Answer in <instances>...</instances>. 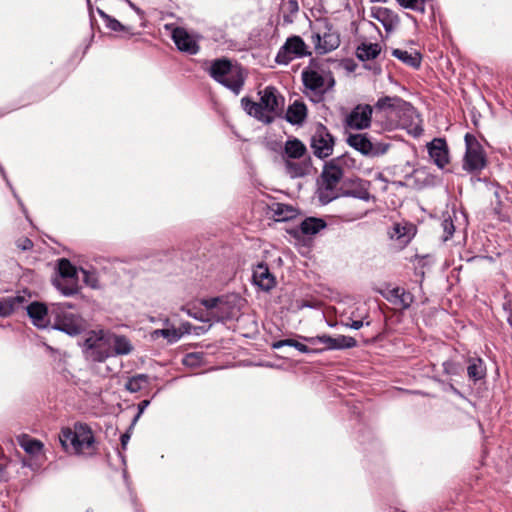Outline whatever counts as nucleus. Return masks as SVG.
<instances>
[{
    "mask_svg": "<svg viewBox=\"0 0 512 512\" xmlns=\"http://www.w3.org/2000/svg\"><path fill=\"white\" fill-rule=\"evenodd\" d=\"M97 13L104 20L105 25L108 29L115 32H124L130 36L134 35L133 28L130 26H125L121 22H119L114 17L105 13L102 9L97 8Z\"/></svg>",
    "mask_w": 512,
    "mask_h": 512,
    "instance_id": "nucleus-31",
    "label": "nucleus"
},
{
    "mask_svg": "<svg viewBox=\"0 0 512 512\" xmlns=\"http://www.w3.org/2000/svg\"><path fill=\"white\" fill-rule=\"evenodd\" d=\"M442 227L446 234L444 240H448L450 237L453 236V233L455 231V227L451 218L444 219L442 222Z\"/></svg>",
    "mask_w": 512,
    "mask_h": 512,
    "instance_id": "nucleus-46",
    "label": "nucleus"
},
{
    "mask_svg": "<svg viewBox=\"0 0 512 512\" xmlns=\"http://www.w3.org/2000/svg\"><path fill=\"white\" fill-rule=\"evenodd\" d=\"M253 283L263 291H270L276 285L275 276L265 263H259L253 270Z\"/></svg>",
    "mask_w": 512,
    "mask_h": 512,
    "instance_id": "nucleus-18",
    "label": "nucleus"
},
{
    "mask_svg": "<svg viewBox=\"0 0 512 512\" xmlns=\"http://www.w3.org/2000/svg\"><path fill=\"white\" fill-rule=\"evenodd\" d=\"M191 329H192V324L189 323V322H184L180 325L178 332L181 333V336L183 334H189L191 332Z\"/></svg>",
    "mask_w": 512,
    "mask_h": 512,
    "instance_id": "nucleus-51",
    "label": "nucleus"
},
{
    "mask_svg": "<svg viewBox=\"0 0 512 512\" xmlns=\"http://www.w3.org/2000/svg\"><path fill=\"white\" fill-rule=\"evenodd\" d=\"M126 2H128V4L130 5V7H132L133 9H135L136 11H139V9H137L135 7V5L130 1V0H125Z\"/></svg>",
    "mask_w": 512,
    "mask_h": 512,
    "instance_id": "nucleus-63",
    "label": "nucleus"
},
{
    "mask_svg": "<svg viewBox=\"0 0 512 512\" xmlns=\"http://www.w3.org/2000/svg\"><path fill=\"white\" fill-rule=\"evenodd\" d=\"M53 329L77 336L86 330V322L77 313L65 311V306H51Z\"/></svg>",
    "mask_w": 512,
    "mask_h": 512,
    "instance_id": "nucleus-4",
    "label": "nucleus"
},
{
    "mask_svg": "<svg viewBox=\"0 0 512 512\" xmlns=\"http://www.w3.org/2000/svg\"><path fill=\"white\" fill-rule=\"evenodd\" d=\"M317 54L323 55L337 49L340 45V37L337 33L327 32L321 36L315 33L311 37Z\"/></svg>",
    "mask_w": 512,
    "mask_h": 512,
    "instance_id": "nucleus-17",
    "label": "nucleus"
},
{
    "mask_svg": "<svg viewBox=\"0 0 512 512\" xmlns=\"http://www.w3.org/2000/svg\"><path fill=\"white\" fill-rule=\"evenodd\" d=\"M374 108L369 104H358L346 118L348 127L364 130L370 127Z\"/></svg>",
    "mask_w": 512,
    "mask_h": 512,
    "instance_id": "nucleus-13",
    "label": "nucleus"
},
{
    "mask_svg": "<svg viewBox=\"0 0 512 512\" xmlns=\"http://www.w3.org/2000/svg\"><path fill=\"white\" fill-rule=\"evenodd\" d=\"M400 6L417 12L425 11L424 0H396Z\"/></svg>",
    "mask_w": 512,
    "mask_h": 512,
    "instance_id": "nucleus-42",
    "label": "nucleus"
},
{
    "mask_svg": "<svg viewBox=\"0 0 512 512\" xmlns=\"http://www.w3.org/2000/svg\"><path fill=\"white\" fill-rule=\"evenodd\" d=\"M503 310L506 315V321L512 328V295L508 294L504 297Z\"/></svg>",
    "mask_w": 512,
    "mask_h": 512,
    "instance_id": "nucleus-45",
    "label": "nucleus"
},
{
    "mask_svg": "<svg viewBox=\"0 0 512 512\" xmlns=\"http://www.w3.org/2000/svg\"><path fill=\"white\" fill-rule=\"evenodd\" d=\"M395 236L400 239L406 237L405 227H401L399 224H396L394 227Z\"/></svg>",
    "mask_w": 512,
    "mask_h": 512,
    "instance_id": "nucleus-52",
    "label": "nucleus"
},
{
    "mask_svg": "<svg viewBox=\"0 0 512 512\" xmlns=\"http://www.w3.org/2000/svg\"><path fill=\"white\" fill-rule=\"evenodd\" d=\"M16 245L19 249L23 251L31 250L34 246L31 239L27 237H21L16 241Z\"/></svg>",
    "mask_w": 512,
    "mask_h": 512,
    "instance_id": "nucleus-47",
    "label": "nucleus"
},
{
    "mask_svg": "<svg viewBox=\"0 0 512 512\" xmlns=\"http://www.w3.org/2000/svg\"><path fill=\"white\" fill-rule=\"evenodd\" d=\"M149 404V400H142L138 404V413L135 415L132 424H134L139 419L140 415L144 412V410L148 407Z\"/></svg>",
    "mask_w": 512,
    "mask_h": 512,
    "instance_id": "nucleus-50",
    "label": "nucleus"
},
{
    "mask_svg": "<svg viewBox=\"0 0 512 512\" xmlns=\"http://www.w3.org/2000/svg\"><path fill=\"white\" fill-rule=\"evenodd\" d=\"M389 147H390V144H387V143L373 144V154H371L370 156L374 157V156L383 155L388 151Z\"/></svg>",
    "mask_w": 512,
    "mask_h": 512,
    "instance_id": "nucleus-48",
    "label": "nucleus"
},
{
    "mask_svg": "<svg viewBox=\"0 0 512 512\" xmlns=\"http://www.w3.org/2000/svg\"><path fill=\"white\" fill-rule=\"evenodd\" d=\"M42 451L43 450H32V449L25 450V452H27L31 456H37L38 454L42 453Z\"/></svg>",
    "mask_w": 512,
    "mask_h": 512,
    "instance_id": "nucleus-57",
    "label": "nucleus"
},
{
    "mask_svg": "<svg viewBox=\"0 0 512 512\" xmlns=\"http://www.w3.org/2000/svg\"><path fill=\"white\" fill-rule=\"evenodd\" d=\"M299 337L311 345H316L318 343L324 344L326 346L324 350H342L354 348L357 346V341L355 338L345 335H338L337 337H332L330 335L323 334L315 337ZM321 350L323 351V349Z\"/></svg>",
    "mask_w": 512,
    "mask_h": 512,
    "instance_id": "nucleus-11",
    "label": "nucleus"
},
{
    "mask_svg": "<svg viewBox=\"0 0 512 512\" xmlns=\"http://www.w3.org/2000/svg\"><path fill=\"white\" fill-rule=\"evenodd\" d=\"M23 295L0 297V317H7L23 306L26 302Z\"/></svg>",
    "mask_w": 512,
    "mask_h": 512,
    "instance_id": "nucleus-26",
    "label": "nucleus"
},
{
    "mask_svg": "<svg viewBox=\"0 0 512 512\" xmlns=\"http://www.w3.org/2000/svg\"><path fill=\"white\" fill-rule=\"evenodd\" d=\"M87 5H88V9H89L90 18L92 20L93 19V8H92V4H91L90 0H87Z\"/></svg>",
    "mask_w": 512,
    "mask_h": 512,
    "instance_id": "nucleus-60",
    "label": "nucleus"
},
{
    "mask_svg": "<svg viewBox=\"0 0 512 512\" xmlns=\"http://www.w3.org/2000/svg\"><path fill=\"white\" fill-rule=\"evenodd\" d=\"M284 153L288 158L300 159L306 155L307 148L302 141L297 138H293L286 141Z\"/></svg>",
    "mask_w": 512,
    "mask_h": 512,
    "instance_id": "nucleus-28",
    "label": "nucleus"
},
{
    "mask_svg": "<svg viewBox=\"0 0 512 512\" xmlns=\"http://www.w3.org/2000/svg\"><path fill=\"white\" fill-rule=\"evenodd\" d=\"M285 168H286L287 173L292 178L304 177V176L310 174V172H311V169H312L311 157L308 156L307 158H305L304 160H302L300 162L286 160Z\"/></svg>",
    "mask_w": 512,
    "mask_h": 512,
    "instance_id": "nucleus-25",
    "label": "nucleus"
},
{
    "mask_svg": "<svg viewBox=\"0 0 512 512\" xmlns=\"http://www.w3.org/2000/svg\"><path fill=\"white\" fill-rule=\"evenodd\" d=\"M307 117V107L300 100L294 101L288 106L284 118L292 125H301Z\"/></svg>",
    "mask_w": 512,
    "mask_h": 512,
    "instance_id": "nucleus-23",
    "label": "nucleus"
},
{
    "mask_svg": "<svg viewBox=\"0 0 512 512\" xmlns=\"http://www.w3.org/2000/svg\"><path fill=\"white\" fill-rule=\"evenodd\" d=\"M381 52V46L378 43H362L356 49V56L360 61L373 60Z\"/></svg>",
    "mask_w": 512,
    "mask_h": 512,
    "instance_id": "nucleus-29",
    "label": "nucleus"
},
{
    "mask_svg": "<svg viewBox=\"0 0 512 512\" xmlns=\"http://www.w3.org/2000/svg\"><path fill=\"white\" fill-rule=\"evenodd\" d=\"M51 306H65V311H68V309H73L74 305L70 302H63V303H53Z\"/></svg>",
    "mask_w": 512,
    "mask_h": 512,
    "instance_id": "nucleus-55",
    "label": "nucleus"
},
{
    "mask_svg": "<svg viewBox=\"0 0 512 512\" xmlns=\"http://www.w3.org/2000/svg\"><path fill=\"white\" fill-rule=\"evenodd\" d=\"M27 313L32 323L38 328H45L52 324L51 306L47 307L40 302H32L27 307Z\"/></svg>",
    "mask_w": 512,
    "mask_h": 512,
    "instance_id": "nucleus-15",
    "label": "nucleus"
},
{
    "mask_svg": "<svg viewBox=\"0 0 512 512\" xmlns=\"http://www.w3.org/2000/svg\"><path fill=\"white\" fill-rule=\"evenodd\" d=\"M464 140L466 151L463 158V169L471 174L479 173L488 164L485 150L477 138L470 133L465 135Z\"/></svg>",
    "mask_w": 512,
    "mask_h": 512,
    "instance_id": "nucleus-7",
    "label": "nucleus"
},
{
    "mask_svg": "<svg viewBox=\"0 0 512 512\" xmlns=\"http://www.w3.org/2000/svg\"><path fill=\"white\" fill-rule=\"evenodd\" d=\"M311 52L308 51V47L303 39L298 35L290 36L286 39L285 43L279 49L275 62L278 64L287 65L294 58H302L310 56Z\"/></svg>",
    "mask_w": 512,
    "mask_h": 512,
    "instance_id": "nucleus-8",
    "label": "nucleus"
},
{
    "mask_svg": "<svg viewBox=\"0 0 512 512\" xmlns=\"http://www.w3.org/2000/svg\"><path fill=\"white\" fill-rule=\"evenodd\" d=\"M108 341L110 343V349L112 350V356L128 355L133 351L134 347L125 335L108 331Z\"/></svg>",
    "mask_w": 512,
    "mask_h": 512,
    "instance_id": "nucleus-22",
    "label": "nucleus"
},
{
    "mask_svg": "<svg viewBox=\"0 0 512 512\" xmlns=\"http://www.w3.org/2000/svg\"><path fill=\"white\" fill-rule=\"evenodd\" d=\"M223 303V296L206 298L201 300V305H203L208 310V312H214L215 308H218V306Z\"/></svg>",
    "mask_w": 512,
    "mask_h": 512,
    "instance_id": "nucleus-43",
    "label": "nucleus"
},
{
    "mask_svg": "<svg viewBox=\"0 0 512 512\" xmlns=\"http://www.w3.org/2000/svg\"><path fill=\"white\" fill-rule=\"evenodd\" d=\"M6 468V464L0 462V481L4 479V470Z\"/></svg>",
    "mask_w": 512,
    "mask_h": 512,
    "instance_id": "nucleus-58",
    "label": "nucleus"
},
{
    "mask_svg": "<svg viewBox=\"0 0 512 512\" xmlns=\"http://www.w3.org/2000/svg\"><path fill=\"white\" fill-rule=\"evenodd\" d=\"M335 145V139L328 128L322 123H317L311 137V148L316 157L324 159L329 157Z\"/></svg>",
    "mask_w": 512,
    "mask_h": 512,
    "instance_id": "nucleus-9",
    "label": "nucleus"
},
{
    "mask_svg": "<svg viewBox=\"0 0 512 512\" xmlns=\"http://www.w3.org/2000/svg\"><path fill=\"white\" fill-rule=\"evenodd\" d=\"M467 375L474 383L486 376V366L481 358H469Z\"/></svg>",
    "mask_w": 512,
    "mask_h": 512,
    "instance_id": "nucleus-27",
    "label": "nucleus"
},
{
    "mask_svg": "<svg viewBox=\"0 0 512 512\" xmlns=\"http://www.w3.org/2000/svg\"><path fill=\"white\" fill-rule=\"evenodd\" d=\"M428 153L433 162L441 169L449 163V150L445 139L435 138L427 145Z\"/></svg>",
    "mask_w": 512,
    "mask_h": 512,
    "instance_id": "nucleus-16",
    "label": "nucleus"
},
{
    "mask_svg": "<svg viewBox=\"0 0 512 512\" xmlns=\"http://www.w3.org/2000/svg\"><path fill=\"white\" fill-rule=\"evenodd\" d=\"M326 226L322 218L308 217L301 222L299 228L304 235H315Z\"/></svg>",
    "mask_w": 512,
    "mask_h": 512,
    "instance_id": "nucleus-32",
    "label": "nucleus"
},
{
    "mask_svg": "<svg viewBox=\"0 0 512 512\" xmlns=\"http://www.w3.org/2000/svg\"><path fill=\"white\" fill-rule=\"evenodd\" d=\"M376 113L385 111L391 113L408 114L411 116L415 113L414 107L407 101L403 100L398 96H384L377 100L374 106H372Z\"/></svg>",
    "mask_w": 512,
    "mask_h": 512,
    "instance_id": "nucleus-12",
    "label": "nucleus"
},
{
    "mask_svg": "<svg viewBox=\"0 0 512 512\" xmlns=\"http://www.w3.org/2000/svg\"><path fill=\"white\" fill-rule=\"evenodd\" d=\"M285 10L290 14L294 15L299 11V5L297 0H288L285 4Z\"/></svg>",
    "mask_w": 512,
    "mask_h": 512,
    "instance_id": "nucleus-49",
    "label": "nucleus"
},
{
    "mask_svg": "<svg viewBox=\"0 0 512 512\" xmlns=\"http://www.w3.org/2000/svg\"><path fill=\"white\" fill-rule=\"evenodd\" d=\"M172 40L179 51L188 55H196L200 50V46L197 41L183 27H176L173 29Z\"/></svg>",
    "mask_w": 512,
    "mask_h": 512,
    "instance_id": "nucleus-14",
    "label": "nucleus"
},
{
    "mask_svg": "<svg viewBox=\"0 0 512 512\" xmlns=\"http://www.w3.org/2000/svg\"><path fill=\"white\" fill-rule=\"evenodd\" d=\"M83 353L87 360L102 363L112 356L108 331H91L83 343Z\"/></svg>",
    "mask_w": 512,
    "mask_h": 512,
    "instance_id": "nucleus-5",
    "label": "nucleus"
},
{
    "mask_svg": "<svg viewBox=\"0 0 512 512\" xmlns=\"http://www.w3.org/2000/svg\"><path fill=\"white\" fill-rule=\"evenodd\" d=\"M442 366L444 373L450 376L461 375L464 371L463 365L453 360L444 361Z\"/></svg>",
    "mask_w": 512,
    "mask_h": 512,
    "instance_id": "nucleus-41",
    "label": "nucleus"
},
{
    "mask_svg": "<svg viewBox=\"0 0 512 512\" xmlns=\"http://www.w3.org/2000/svg\"><path fill=\"white\" fill-rule=\"evenodd\" d=\"M17 442L21 446V448H44V444L27 434H21L17 436Z\"/></svg>",
    "mask_w": 512,
    "mask_h": 512,
    "instance_id": "nucleus-39",
    "label": "nucleus"
},
{
    "mask_svg": "<svg viewBox=\"0 0 512 512\" xmlns=\"http://www.w3.org/2000/svg\"><path fill=\"white\" fill-rule=\"evenodd\" d=\"M334 84H335V80H334L333 77H331L330 80H329V85H328V87L326 89L327 90L330 89L331 87L334 86Z\"/></svg>",
    "mask_w": 512,
    "mask_h": 512,
    "instance_id": "nucleus-62",
    "label": "nucleus"
},
{
    "mask_svg": "<svg viewBox=\"0 0 512 512\" xmlns=\"http://www.w3.org/2000/svg\"><path fill=\"white\" fill-rule=\"evenodd\" d=\"M302 81H303V85L317 93V94H324L327 89H325V79L324 77L319 74L317 71L315 70H310V69H304L302 71Z\"/></svg>",
    "mask_w": 512,
    "mask_h": 512,
    "instance_id": "nucleus-21",
    "label": "nucleus"
},
{
    "mask_svg": "<svg viewBox=\"0 0 512 512\" xmlns=\"http://www.w3.org/2000/svg\"><path fill=\"white\" fill-rule=\"evenodd\" d=\"M58 273V279H64V281L78 280L76 267L66 258L58 260Z\"/></svg>",
    "mask_w": 512,
    "mask_h": 512,
    "instance_id": "nucleus-33",
    "label": "nucleus"
},
{
    "mask_svg": "<svg viewBox=\"0 0 512 512\" xmlns=\"http://www.w3.org/2000/svg\"><path fill=\"white\" fill-rule=\"evenodd\" d=\"M231 307L228 302L224 299V303L220 304L218 308H215L214 312H208V320H214L216 322H222L231 318Z\"/></svg>",
    "mask_w": 512,
    "mask_h": 512,
    "instance_id": "nucleus-38",
    "label": "nucleus"
},
{
    "mask_svg": "<svg viewBox=\"0 0 512 512\" xmlns=\"http://www.w3.org/2000/svg\"><path fill=\"white\" fill-rule=\"evenodd\" d=\"M346 141L349 146L359 151L364 156L373 154V143L366 133L350 134Z\"/></svg>",
    "mask_w": 512,
    "mask_h": 512,
    "instance_id": "nucleus-24",
    "label": "nucleus"
},
{
    "mask_svg": "<svg viewBox=\"0 0 512 512\" xmlns=\"http://www.w3.org/2000/svg\"><path fill=\"white\" fill-rule=\"evenodd\" d=\"M371 182L359 177H351L343 180L339 189L340 196L354 197L360 200L369 201L375 199L369 192Z\"/></svg>",
    "mask_w": 512,
    "mask_h": 512,
    "instance_id": "nucleus-10",
    "label": "nucleus"
},
{
    "mask_svg": "<svg viewBox=\"0 0 512 512\" xmlns=\"http://www.w3.org/2000/svg\"><path fill=\"white\" fill-rule=\"evenodd\" d=\"M392 55L414 69H418L421 66L422 56L419 52L409 53L406 50L393 49Z\"/></svg>",
    "mask_w": 512,
    "mask_h": 512,
    "instance_id": "nucleus-30",
    "label": "nucleus"
},
{
    "mask_svg": "<svg viewBox=\"0 0 512 512\" xmlns=\"http://www.w3.org/2000/svg\"><path fill=\"white\" fill-rule=\"evenodd\" d=\"M114 452H115L116 456L118 458H120L122 462H124V458H123V455H122V450L117 449V450H114Z\"/></svg>",
    "mask_w": 512,
    "mask_h": 512,
    "instance_id": "nucleus-61",
    "label": "nucleus"
},
{
    "mask_svg": "<svg viewBox=\"0 0 512 512\" xmlns=\"http://www.w3.org/2000/svg\"><path fill=\"white\" fill-rule=\"evenodd\" d=\"M202 359L203 355L201 353H188L183 359V364L186 366L195 367L200 365Z\"/></svg>",
    "mask_w": 512,
    "mask_h": 512,
    "instance_id": "nucleus-44",
    "label": "nucleus"
},
{
    "mask_svg": "<svg viewBox=\"0 0 512 512\" xmlns=\"http://www.w3.org/2000/svg\"><path fill=\"white\" fill-rule=\"evenodd\" d=\"M259 102L253 101L249 97L241 99L243 110L251 117L269 125L277 117H281L284 112L285 98L274 86H267L258 92Z\"/></svg>",
    "mask_w": 512,
    "mask_h": 512,
    "instance_id": "nucleus-1",
    "label": "nucleus"
},
{
    "mask_svg": "<svg viewBox=\"0 0 512 512\" xmlns=\"http://www.w3.org/2000/svg\"><path fill=\"white\" fill-rule=\"evenodd\" d=\"M129 439H130L129 434L125 433V434L121 435L120 440H121V444H122L123 448L127 445Z\"/></svg>",
    "mask_w": 512,
    "mask_h": 512,
    "instance_id": "nucleus-56",
    "label": "nucleus"
},
{
    "mask_svg": "<svg viewBox=\"0 0 512 512\" xmlns=\"http://www.w3.org/2000/svg\"><path fill=\"white\" fill-rule=\"evenodd\" d=\"M74 454L79 456V455H82L84 453H83V450L76 449V450H74Z\"/></svg>",
    "mask_w": 512,
    "mask_h": 512,
    "instance_id": "nucleus-64",
    "label": "nucleus"
},
{
    "mask_svg": "<svg viewBox=\"0 0 512 512\" xmlns=\"http://www.w3.org/2000/svg\"><path fill=\"white\" fill-rule=\"evenodd\" d=\"M149 385V377L146 374H137L135 376L130 377L126 384L125 388L132 392H138L142 390L144 387H147Z\"/></svg>",
    "mask_w": 512,
    "mask_h": 512,
    "instance_id": "nucleus-36",
    "label": "nucleus"
},
{
    "mask_svg": "<svg viewBox=\"0 0 512 512\" xmlns=\"http://www.w3.org/2000/svg\"><path fill=\"white\" fill-rule=\"evenodd\" d=\"M208 73L216 82L238 95L243 89L247 73L240 64H233L227 58L212 61Z\"/></svg>",
    "mask_w": 512,
    "mask_h": 512,
    "instance_id": "nucleus-2",
    "label": "nucleus"
},
{
    "mask_svg": "<svg viewBox=\"0 0 512 512\" xmlns=\"http://www.w3.org/2000/svg\"><path fill=\"white\" fill-rule=\"evenodd\" d=\"M58 438L62 448H82L84 445L89 447L95 442L91 427L82 422H76L73 427L62 428Z\"/></svg>",
    "mask_w": 512,
    "mask_h": 512,
    "instance_id": "nucleus-6",
    "label": "nucleus"
},
{
    "mask_svg": "<svg viewBox=\"0 0 512 512\" xmlns=\"http://www.w3.org/2000/svg\"><path fill=\"white\" fill-rule=\"evenodd\" d=\"M448 387L453 393L460 395L459 390L452 383H448Z\"/></svg>",
    "mask_w": 512,
    "mask_h": 512,
    "instance_id": "nucleus-59",
    "label": "nucleus"
},
{
    "mask_svg": "<svg viewBox=\"0 0 512 512\" xmlns=\"http://www.w3.org/2000/svg\"><path fill=\"white\" fill-rule=\"evenodd\" d=\"M342 163H345L344 157H336L325 162L320 175L321 185L318 189L319 201L322 204H328L340 196L337 185L343 178L344 171Z\"/></svg>",
    "mask_w": 512,
    "mask_h": 512,
    "instance_id": "nucleus-3",
    "label": "nucleus"
},
{
    "mask_svg": "<svg viewBox=\"0 0 512 512\" xmlns=\"http://www.w3.org/2000/svg\"><path fill=\"white\" fill-rule=\"evenodd\" d=\"M371 17L381 22L386 32H392L400 23L399 16L389 8L373 7Z\"/></svg>",
    "mask_w": 512,
    "mask_h": 512,
    "instance_id": "nucleus-19",
    "label": "nucleus"
},
{
    "mask_svg": "<svg viewBox=\"0 0 512 512\" xmlns=\"http://www.w3.org/2000/svg\"><path fill=\"white\" fill-rule=\"evenodd\" d=\"M381 294L387 301L400 306L403 310L408 309L414 302L413 294L401 287H395L386 292H381Z\"/></svg>",
    "mask_w": 512,
    "mask_h": 512,
    "instance_id": "nucleus-20",
    "label": "nucleus"
},
{
    "mask_svg": "<svg viewBox=\"0 0 512 512\" xmlns=\"http://www.w3.org/2000/svg\"><path fill=\"white\" fill-rule=\"evenodd\" d=\"M53 284L65 296H72L79 292L78 280L55 279Z\"/></svg>",
    "mask_w": 512,
    "mask_h": 512,
    "instance_id": "nucleus-37",
    "label": "nucleus"
},
{
    "mask_svg": "<svg viewBox=\"0 0 512 512\" xmlns=\"http://www.w3.org/2000/svg\"><path fill=\"white\" fill-rule=\"evenodd\" d=\"M284 346H291V347H294L296 348L298 351L302 352V353H319V352H322V350H318V349H312L310 347H308L307 345L297 341V340H294V339H281V340H278V341H275L272 343L271 347L273 349H280Z\"/></svg>",
    "mask_w": 512,
    "mask_h": 512,
    "instance_id": "nucleus-34",
    "label": "nucleus"
},
{
    "mask_svg": "<svg viewBox=\"0 0 512 512\" xmlns=\"http://www.w3.org/2000/svg\"><path fill=\"white\" fill-rule=\"evenodd\" d=\"M346 326L358 330L364 326V322L363 320H353L350 324H346Z\"/></svg>",
    "mask_w": 512,
    "mask_h": 512,
    "instance_id": "nucleus-54",
    "label": "nucleus"
},
{
    "mask_svg": "<svg viewBox=\"0 0 512 512\" xmlns=\"http://www.w3.org/2000/svg\"><path fill=\"white\" fill-rule=\"evenodd\" d=\"M340 157H344L345 158V163H342V168L344 166H346V167H353L355 165V160L353 158H351L349 155L344 154V155H341Z\"/></svg>",
    "mask_w": 512,
    "mask_h": 512,
    "instance_id": "nucleus-53",
    "label": "nucleus"
},
{
    "mask_svg": "<svg viewBox=\"0 0 512 512\" xmlns=\"http://www.w3.org/2000/svg\"><path fill=\"white\" fill-rule=\"evenodd\" d=\"M273 213L276 221H288L293 219L297 211L292 206L282 203H276L275 208H273Z\"/></svg>",
    "mask_w": 512,
    "mask_h": 512,
    "instance_id": "nucleus-35",
    "label": "nucleus"
},
{
    "mask_svg": "<svg viewBox=\"0 0 512 512\" xmlns=\"http://www.w3.org/2000/svg\"><path fill=\"white\" fill-rule=\"evenodd\" d=\"M154 338L162 336L168 340L169 343H175L181 338V333L177 329H157L152 333Z\"/></svg>",
    "mask_w": 512,
    "mask_h": 512,
    "instance_id": "nucleus-40",
    "label": "nucleus"
}]
</instances>
